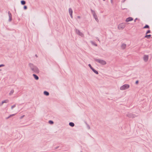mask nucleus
<instances>
[{
	"mask_svg": "<svg viewBox=\"0 0 152 152\" xmlns=\"http://www.w3.org/2000/svg\"><path fill=\"white\" fill-rule=\"evenodd\" d=\"M30 66L31 67L32 70L36 73H38L39 72V70L38 69L36 66H34L32 64H30Z\"/></svg>",
	"mask_w": 152,
	"mask_h": 152,
	"instance_id": "1",
	"label": "nucleus"
},
{
	"mask_svg": "<svg viewBox=\"0 0 152 152\" xmlns=\"http://www.w3.org/2000/svg\"><path fill=\"white\" fill-rule=\"evenodd\" d=\"M129 87V86L128 85L126 84L122 86L121 87L120 89L121 90H124L128 88Z\"/></svg>",
	"mask_w": 152,
	"mask_h": 152,
	"instance_id": "2",
	"label": "nucleus"
},
{
	"mask_svg": "<svg viewBox=\"0 0 152 152\" xmlns=\"http://www.w3.org/2000/svg\"><path fill=\"white\" fill-rule=\"evenodd\" d=\"M125 27V24L124 23H122L120 24L118 27V29H122L124 28Z\"/></svg>",
	"mask_w": 152,
	"mask_h": 152,
	"instance_id": "3",
	"label": "nucleus"
},
{
	"mask_svg": "<svg viewBox=\"0 0 152 152\" xmlns=\"http://www.w3.org/2000/svg\"><path fill=\"white\" fill-rule=\"evenodd\" d=\"M98 61L99 63L103 65H104L106 64V62L103 60H99Z\"/></svg>",
	"mask_w": 152,
	"mask_h": 152,
	"instance_id": "4",
	"label": "nucleus"
},
{
	"mask_svg": "<svg viewBox=\"0 0 152 152\" xmlns=\"http://www.w3.org/2000/svg\"><path fill=\"white\" fill-rule=\"evenodd\" d=\"M92 13H93V16H94V18L96 20L98 21V19L97 18V16L95 14L94 12V11H92Z\"/></svg>",
	"mask_w": 152,
	"mask_h": 152,
	"instance_id": "5",
	"label": "nucleus"
},
{
	"mask_svg": "<svg viewBox=\"0 0 152 152\" xmlns=\"http://www.w3.org/2000/svg\"><path fill=\"white\" fill-rule=\"evenodd\" d=\"M148 56L145 55L143 57V59H144V61L145 62L147 61L148 59Z\"/></svg>",
	"mask_w": 152,
	"mask_h": 152,
	"instance_id": "6",
	"label": "nucleus"
},
{
	"mask_svg": "<svg viewBox=\"0 0 152 152\" xmlns=\"http://www.w3.org/2000/svg\"><path fill=\"white\" fill-rule=\"evenodd\" d=\"M133 19L132 18L129 17L127 18L126 20V21L127 22H129V21H132L133 20Z\"/></svg>",
	"mask_w": 152,
	"mask_h": 152,
	"instance_id": "7",
	"label": "nucleus"
},
{
	"mask_svg": "<svg viewBox=\"0 0 152 152\" xmlns=\"http://www.w3.org/2000/svg\"><path fill=\"white\" fill-rule=\"evenodd\" d=\"M69 12L70 15L71 17L72 18V10L71 8H70L69 9Z\"/></svg>",
	"mask_w": 152,
	"mask_h": 152,
	"instance_id": "8",
	"label": "nucleus"
},
{
	"mask_svg": "<svg viewBox=\"0 0 152 152\" xmlns=\"http://www.w3.org/2000/svg\"><path fill=\"white\" fill-rule=\"evenodd\" d=\"M77 33L78 34L82 37L83 36V34L82 33L80 32L79 31H77Z\"/></svg>",
	"mask_w": 152,
	"mask_h": 152,
	"instance_id": "9",
	"label": "nucleus"
},
{
	"mask_svg": "<svg viewBox=\"0 0 152 152\" xmlns=\"http://www.w3.org/2000/svg\"><path fill=\"white\" fill-rule=\"evenodd\" d=\"M33 75L34 77V78L36 80H37L38 79H39V77H38L36 75H35V74H33Z\"/></svg>",
	"mask_w": 152,
	"mask_h": 152,
	"instance_id": "10",
	"label": "nucleus"
},
{
	"mask_svg": "<svg viewBox=\"0 0 152 152\" xmlns=\"http://www.w3.org/2000/svg\"><path fill=\"white\" fill-rule=\"evenodd\" d=\"M44 94L46 96H48L49 94L48 92L46 91H45L44 92Z\"/></svg>",
	"mask_w": 152,
	"mask_h": 152,
	"instance_id": "11",
	"label": "nucleus"
},
{
	"mask_svg": "<svg viewBox=\"0 0 152 152\" xmlns=\"http://www.w3.org/2000/svg\"><path fill=\"white\" fill-rule=\"evenodd\" d=\"M126 47V45L125 44H123L121 46V48L122 49H124Z\"/></svg>",
	"mask_w": 152,
	"mask_h": 152,
	"instance_id": "12",
	"label": "nucleus"
},
{
	"mask_svg": "<svg viewBox=\"0 0 152 152\" xmlns=\"http://www.w3.org/2000/svg\"><path fill=\"white\" fill-rule=\"evenodd\" d=\"M69 125L70 126L73 127L74 126V124L72 122H70L69 123Z\"/></svg>",
	"mask_w": 152,
	"mask_h": 152,
	"instance_id": "13",
	"label": "nucleus"
},
{
	"mask_svg": "<svg viewBox=\"0 0 152 152\" xmlns=\"http://www.w3.org/2000/svg\"><path fill=\"white\" fill-rule=\"evenodd\" d=\"M92 70L96 74H98V72L96 70H95L93 68L92 69Z\"/></svg>",
	"mask_w": 152,
	"mask_h": 152,
	"instance_id": "14",
	"label": "nucleus"
},
{
	"mask_svg": "<svg viewBox=\"0 0 152 152\" xmlns=\"http://www.w3.org/2000/svg\"><path fill=\"white\" fill-rule=\"evenodd\" d=\"M151 36V35H146L145 37H146V38H150Z\"/></svg>",
	"mask_w": 152,
	"mask_h": 152,
	"instance_id": "15",
	"label": "nucleus"
},
{
	"mask_svg": "<svg viewBox=\"0 0 152 152\" xmlns=\"http://www.w3.org/2000/svg\"><path fill=\"white\" fill-rule=\"evenodd\" d=\"M21 3L23 5H24L26 3V2L25 1H21Z\"/></svg>",
	"mask_w": 152,
	"mask_h": 152,
	"instance_id": "16",
	"label": "nucleus"
},
{
	"mask_svg": "<svg viewBox=\"0 0 152 152\" xmlns=\"http://www.w3.org/2000/svg\"><path fill=\"white\" fill-rule=\"evenodd\" d=\"M149 28V26L148 25H146L145 26H144V27L143 28Z\"/></svg>",
	"mask_w": 152,
	"mask_h": 152,
	"instance_id": "17",
	"label": "nucleus"
},
{
	"mask_svg": "<svg viewBox=\"0 0 152 152\" xmlns=\"http://www.w3.org/2000/svg\"><path fill=\"white\" fill-rule=\"evenodd\" d=\"M8 102V100H5L4 101L2 102V103H7Z\"/></svg>",
	"mask_w": 152,
	"mask_h": 152,
	"instance_id": "18",
	"label": "nucleus"
},
{
	"mask_svg": "<svg viewBox=\"0 0 152 152\" xmlns=\"http://www.w3.org/2000/svg\"><path fill=\"white\" fill-rule=\"evenodd\" d=\"M49 123L50 124H53V121H49Z\"/></svg>",
	"mask_w": 152,
	"mask_h": 152,
	"instance_id": "19",
	"label": "nucleus"
},
{
	"mask_svg": "<svg viewBox=\"0 0 152 152\" xmlns=\"http://www.w3.org/2000/svg\"><path fill=\"white\" fill-rule=\"evenodd\" d=\"M88 66H89L90 67V68H91L92 69H93V68L92 67V66H91V64H89L88 65Z\"/></svg>",
	"mask_w": 152,
	"mask_h": 152,
	"instance_id": "20",
	"label": "nucleus"
},
{
	"mask_svg": "<svg viewBox=\"0 0 152 152\" xmlns=\"http://www.w3.org/2000/svg\"><path fill=\"white\" fill-rule=\"evenodd\" d=\"M150 30H148L147 32H146V34H148L149 33H150Z\"/></svg>",
	"mask_w": 152,
	"mask_h": 152,
	"instance_id": "21",
	"label": "nucleus"
},
{
	"mask_svg": "<svg viewBox=\"0 0 152 152\" xmlns=\"http://www.w3.org/2000/svg\"><path fill=\"white\" fill-rule=\"evenodd\" d=\"M24 9L25 10L27 9V7L26 6H24Z\"/></svg>",
	"mask_w": 152,
	"mask_h": 152,
	"instance_id": "22",
	"label": "nucleus"
},
{
	"mask_svg": "<svg viewBox=\"0 0 152 152\" xmlns=\"http://www.w3.org/2000/svg\"><path fill=\"white\" fill-rule=\"evenodd\" d=\"M13 92H14V91H13V90H12V91H11V93H12V94Z\"/></svg>",
	"mask_w": 152,
	"mask_h": 152,
	"instance_id": "23",
	"label": "nucleus"
},
{
	"mask_svg": "<svg viewBox=\"0 0 152 152\" xmlns=\"http://www.w3.org/2000/svg\"><path fill=\"white\" fill-rule=\"evenodd\" d=\"M138 81H136V83L137 84L138 83Z\"/></svg>",
	"mask_w": 152,
	"mask_h": 152,
	"instance_id": "24",
	"label": "nucleus"
},
{
	"mask_svg": "<svg viewBox=\"0 0 152 152\" xmlns=\"http://www.w3.org/2000/svg\"><path fill=\"white\" fill-rule=\"evenodd\" d=\"M4 66V65H0V67H1V66Z\"/></svg>",
	"mask_w": 152,
	"mask_h": 152,
	"instance_id": "25",
	"label": "nucleus"
},
{
	"mask_svg": "<svg viewBox=\"0 0 152 152\" xmlns=\"http://www.w3.org/2000/svg\"><path fill=\"white\" fill-rule=\"evenodd\" d=\"M15 107V105H14V106H12V108L13 107Z\"/></svg>",
	"mask_w": 152,
	"mask_h": 152,
	"instance_id": "26",
	"label": "nucleus"
},
{
	"mask_svg": "<svg viewBox=\"0 0 152 152\" xmlns=\"http://www.w3.org/2000/svg\"><path fill=\"white\" fill-rule=\"evenodd\" d=\"M77 18H80V16H78V17H77Z\"/></svg>",
	"mask_w": 152,
	"mask_h": 152,
	"instance_id": "27",
	"label": "nucleus"
},
{
	"mask_svg": "<svg viewBox=\"0 0 152 152\" xmlns=\"http://www.w3.org/2000/svg\"><path fill=\"white\" fill-rule=\"evenodd\" d=\"M36 56L37 57V55H36Z\"/></svg>",
	"mask_w": 152,
	"mask_h": 152,
	"instance_id": "28",
	"label": "nucleus"
},
{
	"mask_svg": "<svg viewBox=\"0 0 152 152\" xmlns=\"http://www.w3.org/2000/svg\"><path fill=\"white\" fill-rule=\"evenodd\" d=\"M105 0H103V1H105Z\"/></svg>",
	"mask_w": 152,
	"mask_h": 152,
	"instance_id": "29",
	"label": "nucleus"
}]
</instances>
